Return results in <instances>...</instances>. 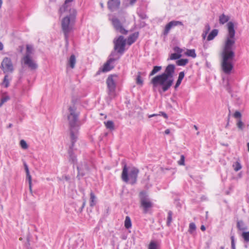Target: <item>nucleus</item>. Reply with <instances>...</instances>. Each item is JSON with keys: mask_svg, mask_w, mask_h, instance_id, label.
I'll use <instances>...</instances> for the list:
<instances>
[{"mask_svg": "<svg viewBox=\"0 0 249 249\" xmlns=\"http://www.w3.org/2000/svg\"><path fill=\"white\" fill-rule=\"evenodd\" d=\"M69 114L68 115V120L70 125V137L71 145L70 147L69 154L70 156L69 160L72 163L74 164L76 162V157L72 152V148L74 143L76 142L78 135V120L79 115V112L77 111L76 107L73 105L70 106L68 108Z\"/></svg>", "mask_w": 249, "mask_h": 249, "instance_id": "nucleus-2", "label": "nucleus"}, {"mask_svg": "<svg viewBox=\"0 0 249 249\" xmlns=\"http://www.w3.org/2000/svg\"><path fill=\"white\" fill-rule=\"evenodd\" d=\"M3 49V44L0 42V51L2 50Z\"/></svg>", "mask_w": 249, "mask_h": 249, "instance_id": "nucleus-52", "label": "nucleus"}, {"mask_svg": "<svg viewBox=\"0 0 249 249\" xmlns=\"http://www.w3.org/2000/svg\"><path fill=\"white\" fill-rule=\"evenodd\" d=\"M2 4V0H0V9L1 7Z\"/></svg>", "mask_w": 249, "mask_h": 249, "instance_id": "nucleus-57", "label": "nucleus"}, {"mask_svg": "<svg viewBox=\"0 0 249 249\" xmlns=\"http://www.w3.org/2000/svg\"><path fill=\"white\" fill-rule=\"evenodd\" d=\"M24 166L26 175V179L28 180L29 184H32V177L30 174L28 166L26 163H24Z\"/></svg>", "mask_w": 249, "mask_h": 249, "instance_id": "nucleus-21", "label": "nucleus"}, {"mask_svg": "<svg viewBox=\"0 0 249 249\" xmlns=\"http://www.w3.org/2000/svg\"><path fill=\"white\" fill-rule=\"evenodd\" d=\"M161 114H162V115L165 118H168V116L167 115L164 113V112H161Z\"/></svg>", "mask_w": 249, "mask_h": 249, "instance_id": "nucleus-51", "label": "nucleus"}, {"mask_svg": "<svg viewBox=\"0 0 249 249\" xmlns=\"http://www.w3.org/2000/svg\"><path fill=\"white\" fill-rule=\"evenodd\" d=\"M139 36L138 32L134 33L130 35L127 38V44L131 45L135 42Z\"/></svg>", "mask_w": 249, "mask_h": 249, "instance_id": "nucleus-16", "label": "nucleus"}, {"mask_svg": "<svg viewBox=\"0 0 249 249\" xmlns=\"http://www.w3.org/2000/svg\"><path fill=\"white\" fill-rule=\"evenodd\" d=\"M118 58L116 59L114 58H110L107 62L105 63L103 66L102 68H100L98 71L96 73V75H99L100 74L101 72H107L114 68V66L113 65H111L110 64L117 60Z\"/></svg>", "mask_w": 249, "mask_h": 249, "instance_id": "nucleus-11", "label": "nucleus"}, {"mask_svg": "<svg viewBox=\"0 0 249 249\" xmlns=\"http://www.w3.org/2000/svg\"><path fill=\"white\" fill-rule=\"evenodd\" d=\"M207 35H205V32H203V34H202V37H203V39H205L206 36Z\"/></svg>", "mask_w": 249, "mask_h": 249, "instance_id": "nucleus-56", "label": "nucleus"}, {"mask_svg": "<svg viewBox=\"0 0 249 249\" xmlns=\"http://www.w3.org/2000/svg\"><path fill=\"white\" fill-rule=\"evenodd\" d=\"M211 29V27L209 25V24H206L205 25V29H204V32H205V35H207L209 33V32L210 31Z\"/></svg>", "mask_w": 249, "mask_h": 249, "instance_id": "nucleus-42", "label": "nucleus"}, {"mask_svg": "<svg viewBox=\"0 0 249 249\" xmlns=\"http://www.w3.org/2000/svg\"><path fill=\"white\" fill-rule=\"evenodd\" d=\"M140 206L142 209L143 213H147L150 212L153 207V204L150 200L146 193L141 192L139 195Z\"/></svg>", "mask_w": 249, "mask_h": 249, "instance_id": "nucleus-6", "label": "nucleus"}, {"mask_svg": "<svg viewBox=\"0 0 249 249\" xmlns=\"http://www.w3.org/2000/svg\"><path fill=\"white\" fill-rule=\"evenodd\" d=\"M111 20L114 28L117 31L124 35L127 34L128 31L123 27L121 21L118 18H113Z\"/></svg>", "mask_w": 249, "mask_h": 249, "instance_id": "nucleus-10", "label": "nucleus"}, {"mask_svg": "<svg viewBox=\"0 0 249 249\" xmlns=\"http://www.w3.org/2000/svg\"><path fill=\"white\" fill-rule=\"evenodd\" d=\"M24 65L28 67L32 70H36L37 68V64L32 60L31 56L25 55L22 59Z\"/></svg>", "mask_w": 249, "mask_h": 249, "instance_id": "nucleus-13", "label": "nucleus"}, {"mask_svg": "<svg viewBox=\"0 0 249 249\" xmlns=\"http://www.w3.org/2000/svg\"><path fill=\"white\" fill-rule=\"evenodd\" d=\"M148 249H157V245L154 241H151L149 245Z\"/></svg>", "mask_w": 249, "mask_h": 249, "instance_id": "nucleus-38", "label": "nucleus"}, {"mask_svg": "<svg viewBox=\"0 0 249 249\" xmlns=\"http://www.w3.org/2000/svg\"><path fill=\"white\" fill-rule=\"evenodd\" d=\"M220 249H224V247L222 246L220 247Z\"/></svg>", "mask_w": 249, "mask_h": 249, "instance_id": "nucleus-64", "label": "nucleus"}, {"mask_svg": "<svg viewBox=\"0 0 249 249\" xmlns=\"http://www.w3.org/2000/svg\"><path fill=\"white\" fill-rule=\"evenodd\" d=\"M141 18H146V16L145 15H144V16H141Z\"/></svg>", "mask_w": 249, "mask_h": 249, "instance_id": "nucleus-61", "label": "nucleus"}, {"mask_svg": "<svg viewBox=\"0 0 249 249\" xmlns=\"http://www.w3.org/2000/svg\"><path fill=\"white\" fill-rule=\"evenodd\" d=\"M218 30L217 29L213 30L209 34L207 37V40L210 41L214 39V38L217 36Z\"/></svg>", "mask_w": 249, "mask_h": 249, "instance_id": "nucleus-20", "label": "nucleus"}, {"mask_svg": "<svg viewBox=\"0 0 249 249\" xmlns=\"http://www.w3.org/2000/svg\"><path fill=\"white\" fill-rule=\"evenodd\" d=\"M185 157L183 155H181L180 160L178 161V164L180 165H184Z\"/></svg>", "mask_w": 249, "mask_h": 249, "instance_id": "nucleus-43", "label": "nucleus"}, {"mask_svg": "<svg viewBox=\"0 0 249 249\" xmlns=\"http://www.w3.org/2000/svg\"><path fill=\"white\" fill-rule=\"evenodd\" d=\"M126 40L123 36H120L118 37L114 38L113 43L114 45V49L117 52L122 55L125 51V47Z\"/></svg>", "mask_w": 249, "mask_h": 249, "instance_id": "nucleus-7", "label": "nucleus"}, {"mask_svg": "<svg viewBox=\"0 0 249 249\" xmlns=\"http://www.w3.org/2000/svg\"><path fill=\"white\" fill-rule=\"evenodd\" d=\"M85 204H86V202H85V201H84V202L83 203L82 206V207H81V211H82V209H83V208L85 207Z\"/></svg>", "mask_w": 249, "mask_h": 249, "instance_id": "nucleus-55", "label": "nucleus"}, {"mask_svg": "<svg viewBox=\"0 0 249 249\" xmlns=\"http://www.w3.org/2000/svg\"><path fill=\"white\" fill-rule=\"evenodd\" d=\"M120 5V0H109L107 2L108 8L111 11H114L118 9Z\"/></svg>", "mask_w": 249, "mask_h": 249, "instance_id": "nucleus-15", "label": "nucleus"}, {"mask_svg": "<svg viewBox=\"0 0 249 249\" xmlns=\"http://www.w3.org/2000/svg\"><path fill=\"white\" fill-rule=\"evenodd\" d=\"M131 226L132 225L130 218L128 216H126L124 221V226L125 228L128 229L131 227Z\"/></svg>", "mask_w": 249, "mask_h": 249, "instance_id": "nucleus-27", "label": "nucleus"}, {"mask_svg": "<svg viewBox=\"0 0 249 249\" xmlns=\"http://www.w3.org/2000/svg\"><path fill=\"white\" fill-rule=\"evenodd\" d=\"M176 63L178 66H183L188 63V60L187 59H180L177 60Z\"/></svg>", "mask_w": 249, "mask_h": 249, "instance_id": "nucleus-29", "label": "nucleus"}, {"mask_svg": "<svg viewBox=\"0 0 249 249\" xmlns=\"http://www.w3.org/2000/svg\"><path fill=\"white\" fill-rule=\"evenodd\" d=\"M185 54L194 58H196V56L195 49L187 50L185 53Z\"/></svg>", "mask_w": 249, "mask_h": 249, "instance_id": "nucleus-26", "label": "nucleus"}, {"mask_svg": "<svg viewBox=\"0 0 249 249\" xmlns=\"http://www.w3.org/2000/svg\"><path fill=\"white\" fill-rule=\"evenodd\" d=\"M32 48L30 45L26 46V53L25 55H28L29 56H31L30 55L32 53Z\"/></svg>", "mask_w": 249, "mask_h": 249, "instance_id": "nucleus-37", "label": "nucleus"}, {"mask_svg": "<svg viewBox=\"0 0 249 249\" xmlns=\"http://www.w3.org/2000/svg\"><path fill=\"white\" fill-rule=\"evenodd\" d=\"M9 99H10V98L8 96H5V97H3V98H2V99H1L0 103V107L3 105V104L4 103L7 102Z\"/></svg>", "mask_w": 249, "mask_h": 249, "instance_id": "nucleus-40", "label": "nucleus"}, {"mask_svg": "<svg viewBox=\"0 0 249 249\" xmlns=\"http://www.w3.org/2000/svg\"><path fill=\"white\" fill-rule=\"evenodd\" d=\"M229 20V17L228 16L223 14L219 16V21L220 24H224Z\"/></svg>", "mask_w": 249, "mask_h": 249, "instance_id": "nucleus-23", "label": "nucleus"}, {"mask_svg": "<svg viewBox=\"0 0 249 249\" xmlns=\"http://www.w3.org/2000/svg\"><path fill=\"white\" fill-rule=\"evenodd\" d=\"M164 133H165V134H167V135H168V134H170V129H166V130H165Z\"/></svg>", "mask_w": 249, "mask_h": 249, "instance_id": "nucleus-49", "label": "nucleus"}, {"mask_svg": "<svg viewBox=\"0 0 249 249\" xmlns=\"http://www.w3.org/2000/svg\"><path fill=\"white\" fill-rule=\"evenodd\" d=\"M114 53H115L112 52V53H111L110 55L111 56H113Z\"/></svg>", "mask_w": 249, "mask_h": 249, "instance_id": "nucleus-63", "label": "nucleus"}, {"mask_svg": "<svg viewBox=\"0 0 249 249\" xmlns=\"http://www.w3.org/2000/svg\"><path fill=\"white\" fill-rule=\"evenodd\" d=\"M162 69L161 66H156L153 67V70L149 74V76H153L160 71Z\"/></svg>", "mask_w": 249, "mask_h": 249, "instance_id": "nucleus-25", "label": "nucleus"}, {"mask_svg": "<svg viewBox=\"0 0 249 249\" xmlns=\"http://www.w3.org/2000/svg\"><path fill=\"white\" fill-rule=\"evenodd\" d=\"M231 249H235V244L234 236L233 235L231 236Z\"/></svg>", "mask_w": 249, "mask_h": 249, "instance_id": "nucleus-41", "label": "nucleus"}, {"mask_svg": "<svg viewBox=\"0 0 249 249\" xmlns=\"http://www.w3.org/2000/svg\"><path fill=\"white\" fill-rule=\"evenodd\" d=\"M64 178H65V179L67 181L69 180H70V177L67 176H65L64 177Z\"/></svg>", "mask_w": 249, "mask_h": 249, "instance_id": "nucleus-54", "label": "nucleus"}, {"mask_svg": "<svg viewBox=\"0 0 249 249\" xmlns=\"http://www.w3.org/2000/svg\"><path fill=\"white\" fill-rule=\"evenodd\" d=\"M71 3H70V7L65 12L69 11L70 14L64 18L61 21V28L64 34L65 39L66 42H68L69 34L73 28V23L76 15V10L71 8Z\"/></svg>", "mask_w": 249, "mask_h": 249, "instance_id": "nucleus-4", "label": "nucleus"}, {"mask_svg": "<svg viewBox=\"0 0 249 249\" xmlns=\"http://www.w3.org/2000/svg\"><path fill=\"white\" fill-rule=\"evenodd\" d=\"M228 33L225 37V41L222 52L221 68L226 74H230L233 68L232 61L235 56L232 50L233 46L235 43V31L234 24L230 21L227 23Z\"/></svg>", "mask_w": 249, "mask_h": 249, "instance_id": "nucleus-1", "label": "nucleus"}, {"mask_svg": "<svg viewBox=\"0 0 249 249\" xmlns=\"http://www.w3.org/2000/svg\"><path fill=\"white\" fill-rule=\"evenodd\" d=\"M242 236L245 242H249V231L243 232Z\"/></svg>", "mask_w": 249, "mask_h": 249, "instance_id": "nucleus-36", "label": "nucleus"}, {"mask_svg": "<svg viewBox=\"0 0 249 249\" xmlns=\"http://www.w3.org/2000/svg\"><path fill=\"white\" fill-rule=\"evenodd\" d=\"M0 68L4 73L13 72L14 68L11 59L7 57H4L1 62Z\"/></svg>", "mask_w": 249, "mask_h": 249, "instance_id": "nucleus-8", "label": "nucleus"}, {"mask_svg": "<svg viewBox=\"0 0 249 249\" xmlns=\"http://www.w3.org/2000/svg\"><path fill=\"white\" fill-rule=\"evenodd\" d=\"M248 150L249 152V142L247 143Z\"/></svg>", "mask_w": 249, "mask_h": 249, "instance_id": "nucleus-60", "label": "nucleus"}, {"mask_svg": "<svg viewBox=\"0 0 249 249\" xmlns=\"http://www.w3.org/2000/svg\"><path fill=\"white\" fill-rule=\"evenodd\" d=\"M96 203V197L92 192L90 193L89 205L90 207H93Z\"/></svg>", "mask_w": 249, "mask_h": 249, "instance_id": "nucleus-22", "label": "nucleus"}, {"mask_svg": "<svg viewBox=\"0 0 249 249\" xmlns=\"http://www.w3.org/2000/svg\"><path fill=\"white\" fill-rule=\"evenodd\" d=\"M237 127L240 129H243L244 126V124L241 120H239L237 123Z\"/></svg>", "mask_w": 249, "mask_h": 249, "instance_id": "nucleus-44", "label": "nucleus"}, {"mask_svg": "<svg viewBox=\"0 0 249 249\" xmlns=\"http://www.w3.org/2000/svg\"><path fill=\"white\" fill-rule=\"evenodd\" d=\"M136 83L137 85L142 86L143 84V80L141 77V72H138V75L136 79Z\"/></svg>", "mask_w": 249, "mask_h": 249, "instance_id": "nucleus-28", "label": "nucleus"}, {"mask_svg": "<svg viewBox=\"0 0 249 249\" xmlns=\"http://www.w3.org/2000/svg\"><path fill=\"white\" fill-rule=\"evenodd\" d=\"M137 0H131L130 1V4L133 5L136 2Z\"/></svg>", "mask_w": 249, "mask_h": 249, "instance_id": "nucleus-48", "label": "nucleus"}, {"mask_svg": "<svg viewBox=\"0 0 249 249\" xmlns=\"http://www.w3.org/2000/svg\"><path fill=\"white\" fill-rule=\"evenodd\" d=\"M181 56V54L173 53L171 54L169 59L171 60H177L180 58Z\"/></svg>", "mask_w": 249, "mask_h": 249, "instance_id": "nucleus-32", "label": "nucleus"}, {"mask_svg": "<svg viewBox=\"0 0 249 249\" xmlns=\"http://www.w3.org/2000/svg\"><path fill=\"white\" fill-rule=\"evenodd\" d=\"M156 114H152V115H151L149 116V117L150 118V117H153V116H156Z\"/></svg>", "mask_w": 249, "mask_h": 249, "instance_id": "nucleus-62", "label": "nucleus"}, {"mask_svg": "<svg viewBox=\"0 0 249 249\" xmlns=\"http://www.w3.org/2000/svg\"><path fill=\"white\" fill-rule=\"evenodd\" d=\"M78 174L76 178L80 179V178L86 175L89 170V168L86 162H81L77 166Z\"/></svg>", "mask_w": 249, "mask_h": 249, "instance_id": "nucleus-9", "label": "nucleus"}, {"mask_svg": "<svg viewBox=\"0 0 249 249\" xmlns=\"http://www.w3.org/2000/svg\"><path fill=\"white\" fill-rule=\"evenodd\" d=\"M175 72V66L174 64H169L163 73L152 79L151 83L155 87L161 86L163 92H165L170 89L173 83Z\"/></svg>", "mask_w": 249, "mask_h": 249, "instance_id": "nucleus-3", "label": "nucleus"}, {"mask_svg": "<svg viewBox=\"0 0 249 249\" xmlns=\"http://www.w3.org/2000/svg\"><path fill=\"white\" fill-rule=\"evenodd\" d=\"M184 75L185 74L184 71H181L179 73L178 79L175 86V89H177L180 85L181 81L184 77Z\"/></svg>", "mask_w": 249, "mask_h": 249, "instance_id": "nucleus-18", "label": "nucleus"}, {"mask_svg": "<svg viewBox=\"0 0 249 249\" xmlns=\"http://www.w3.org/2000/svg\"><path fill=\"white\" fill-rule=\"evenodd\" d=\"M12 124H10L8 126H7V128H11L12 126Z\"/></svg>", "mask_w": 249, "mask_h": 249, "instance_id": "nucleus-58", "label": "nucleus"}, {"mask_svg": "<svg viewBox=\"0 0 249 249\" xmlns=\"http://www.w3.org/2000/svg\"><path fill=\"white\" fill-rule=\"evenodd\" d=\"M73 0H66L64 4L60 8L59 11L61 13H64L70 7V3H71Z\"/></svg>", "mask_w": 249, "mask_h": 249, "instance_id": "nucleus-17", "label": "nucleus"}, {"mask_svg": "<svg viewBox=\"0 0 249 249\" xmlns=\"http://www.w3.org/2000/svg\"><path fill=\"white\" fill-rule=\"evenodd\" d=\"M105 125L107 129L110 130L114 129V123L112 121H107L105 122Z\"/></svg>", "mask_w": 249, "mask_h": 249, "instance_id": "nucleus-30", "label": "nucleus"}, {"mask_svg": "<svg viewBox=\"0 0 249 249\" xmlns=\"http://www.w3.org/2000/svg\"><path fill=\"white\" fill-rule=\"evenodd\" d=\"M30 241H29V237L28 236L27 238V243L25 244V245L27 247H28L30 246Z\"/></svg>", "mask_w": 249, "mask_h": 249, "instance_id": "nucleus-47", "label": "nucleus"}, {"mask_svg": "<svg viewBox=\"0 0 249 249\" xmlns=\"http://www.w3.org/2000/svg\"><path fill=\"white\" fill-rule=\"evenodd\" d=\"M194 128H195L196 130H197V129H198V127H197V126L196 125H194Z\"/></svg>", "mask_w": 249, "mask_h": 249, "instance_id": "nucleus-59", "label": "nucleus"}, {"mask_svg": "<svg viewBox=\"0 0 249 249\" xmlns=\"http://www.w3.org/2000/svg\"><path fill=\"white\" fill-rule=\"evenodd\" d=\"M200 229L202 231H204L206 230V228H205V227L204 225H201V226L200 227Z\"/></svg>", "mask_w": 249, "mask_h": 249, "instance_id": "nucleus-53", "label": "nucleus"}, {"mask_svg": "<svg viewBox=\"0 0 249 249\" xmlns=\"http://www.w3.org/2000/svg\"><path fill=\"white\" fill-rule=\"evenodd\" d=\"M196 230V226L194 223L192 222L189 224V232L192 233Z\"/></svg>", "mask_w": 249, "mask_h": 249, "instance_id": "nucleus-35", "label": "nucleus"}, {"mask_svg": "<svg viewBox=\"0 0 249 249\" xmlns=\"http://www.w3.org/2000/svg\"><path fill=\"white\" fill-rule=\"evenodd\" d=\"M76 63V58L74 54H72L71 55L69 60L68 64L70 66V67L71 69H73L75 67V65Z\"/></svg>", "mask_w": 249, "mask_h": 249, "instance_id": "nucleus-19", "label": "nucleus"}, {"mask_svg": "<svg viewBox=\"0 0 249 249\" xmlns=\"http://www.w3.org/2000/svg\"><path fill=\"white\" fill-rule=\"evenodd\" d=\"M20 145L21 147L24 149H26L28 148V145L26 142L23 140H22L20 141Z\"/></svg>", "mask_w": 249, "mask_h": 249, "instance_id": "nucleus-39", "label": "nucleus"}, {"mask_svg": "<svg viewBox=\"0 0 249 249\" xmlns=\"http://www.w3.org/2000/svg\"><path fill=\"white\" fill-rule=\"evenodd\" d=\"M174 50L175 51V52H176V53H178V54H181V52H182V50L181 49H180L179 47H174Z\"/></svg>", "mask_w": 249, "mask_h": 249, "instance_id": "nucleus-46", "label": "nucleus"}, {"mask_svg": "<svg viewBox=\"0 0 249 249\" xmlns=\"http://www.w3.org/2000/svg\"><path fill=\"white\" fill-rule=\"evenodd\" d=\"M233 167L234 168V170L236 172L240 170L242 168L240 163L238 161L233 164Z\"/></svg>", "mask_w": 249, "mask_h": 249, "instance_id": "nucleus-33", "label": "nucleus"}, {"mask_svg": "<svg viewBox=\"0 0 249 249\" xmlns=\"http://www.w3.org/2000/svg\"><path fill=\"white\" fill-rule=\"evenodd\" d=\"M139 170L135 167H127L125 164L123 168L121 178L122 180L127 183L129 181L131 184H135L137 180Z\"/></svg>", "mask_w": 249, "mask_h": 249, "instance_id": "nucleus-5", "label": "nucleus"}, {"mask_svg": "<svg viewBox=\"0 0 249 249\" xmlns=\"http://www.w3.org/2000/svg\"><path fill=\"white\" fill-rule=\"evenodd\" d=\"M237 227L238 229L240 231H244L246 229V228L244 227L243 222L242 221H238L237 222Z\"/></svg>", "mask_w": 249, "mask_h": 249, "instance_id": "nucleus-34", "label": "nucleus"}, {"mask_svg": "<svg viewBox=\"0 0 249 249\" xmlns=\"http://www.w3.org/2000/svg\"><path fill=\"white\" fill-rule=\"evenodd\" d=\"M183 25L182 22L179 21L173 20L169 22L165 27L163 34L164 36H167L169 33L170 30L173 27Z\"/></svg>", "mask_w": 249, "mask_h": 249, "instance_id": "nucleus-14", "label": "nucleus"}, {"mask_svg": "<svg viewBox=\"0 0 249 249\" xmlns=\"http://www.w3.org/2000/svg\"><path fill=\"white\" fill-rule=\"evenodd\" d=\"M114 77H116V75H110L107 79L106 83L109 94L113 93L115 91L116 83L115 80L113 79Z\"/></svg>", "mask_w": 249, "mask_h": 249, "instance_id": "nucleus-12", "label": "nucleus"}, {"mask_svg": "<svg viewBox=\"0 0 249 249\" xmlns=\"http://www.w3.org/2000/svg\"><path fill=\"white\" fill-rule=\"evenodd\" d=\"M233 116L235 118H240L241 117V114L240 112L236 111L233 114Z\"/></svg>", "mask_w": 249, "mask_h": 249, "instance_id": "nucleus-45", "label": "nucleus"}, {"mask_svg": "<svg viewBox=\"0 0 249 249\" xmlns=\"http://www.w3.org/2000/svg\"><path fill=\"white\" fill-rule=\"evenodd\" d=\"M32 184H29V190H30V192L31 194L33 193L32 189Z\"/></svg>", "mask_w": 249, "mask_h": 249, "instance_id": "nucleus-50", "label": "nucleus"}, {"mask_svg": "<svg viewBox=\"0 0 249 249\" xmlns=\"http://www.w3.org/2000/svg\"><path fill=\"white\" fill-rule=\"evenodd\" d=\"M172 214H173V213H172V211H169L168 212V216H167V222H166V224L168 226H169L170 225L172 221Z\"/></svg>", "mask_w": 249, "mask_h": 249, "instance_id": "nucleus-31", "label": "nucleus"}, {"mask_svg": "<svg viewBox=\"0 0 249 249\" xmlns=\"http://www.w3.org/2000/svg\"><path fill=\"white\" fill-rule=\"evenodd\" d=\"M11 78L6 74L3 78L1 85L5 88H8L9 86V82Z\"/></svg>", "mask_w": 249, "mask_h": 249, "instance_id": "nucleus-24", "label": "nucleus"}]
</instances>
